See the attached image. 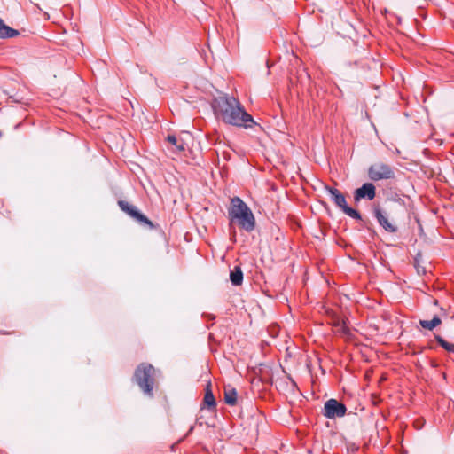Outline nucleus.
<instances>
[{
    "mask_svg": "<svg viewBox=\"0 0 454 454\" xmlns=\"http://www.w3.org/2000/svg\"><path fill=\"white\" fill-rule=\"evenodd\" d=\"M368 176L372 181L392 179L395 177V172L389 165L379 161L369 168Z\"/></svg>",
    "mask_w": 454,
    "mask_h": 454,
    "instance_id": "obj_6",
    "label": "nucleus"
},
{
    "mask_svg": "<svg viewBox=\"0 0 454 454\" xmlns=\"http://www.w3.org/2000/svg\"><path fill=\"white\" fill-rule=\"evenodd\" d=\"M204 403L208 407V408H215V405H216V403H215V397L212 394V392L210 390H207L205 394V396H204Z\"/></svg>",
    "mask_w": 454,
    "mask_h": 454,
    "instance_id": "obj_16",
    "label": "nucleus"
},
{
    "mask_svg": "<svg viewBox=\"0 0 454 454\" xmlns=\"http://www.w3.org/2000/svg\"><path fill=\"white\" fill-rule=\"evenodd\" d=\"M215 109L224 122L245 129L250 128L254 121L239 101L233 97H220L215 100Z\"/></svg>",
    "mask_w": 454,
    "mask_h": 454,
    "instance_id": "obj_1",
    "label": "nucleus"
},
{
    "mask_svg": "<svg viewBox=\"0 0 454 454\" xmlns=\"http://www.w3.org/2000/svg\"><path fill=\"white\" fill-rule=\"evenodd\" d=\"M224 400L229 405H235L237 403V392L234 388L225 389Z\"/></svg>",
    "mask_w": 454,
    "mask_h": 454,
    "instance_id": "obj_14",
    "label": "nucleus"
},
{
    "mask_svg": "<svg viewBox=\"0 0 454 454\" xmlns=\"http://www.w3.org/2000/svg\"><path fill=\"white\" fill-rule=\"evenodd\" d=\"M19 35V32L6 26L0 18V38H11Z\"/></svg>",
    "mask_w": 454,
    "mask_h": 454,
    "instance_id": "obj_11",
    "label": "nucleus"
},
{
    "mask_svg": "<svg viewBox=\"0 0 454 454\" xmlns=\"http://www.w3.org/2000/svg\"><path fill=\"white\" fill-rule=\"evenodd\" d=\"M435 340L436 341L438 342V344L443 348L446 351L448 352H450V353H454V344L453 343H450L448 341H446L442 336L440 335H436L435 336Z\"/></svg>",
    "mask_w": 454,
    "mask_h": 454,
    "instance_id": "obj_15",
    "label": "nucleus"
},
{
    "mask_svg": "<svg viewBox=\"0 0 454 454\" xmlns=\"http://www.w3.org/2000/svg\"><path fill=\"white\" fill-rule=\"evenodd\" d=\"M191 134L189 132H181V134L176 137L175 135H168L166 137V140L172 145L171 150L176 153H183L185 151L187 147L186 138L190 137Z\"/></svg>",
    "mask_w": 454,
    "mask_h": 454,
    "instance_id": "obj_9",
    "label": "nucleus"
},
{
    "mask_svg": "<svg viewBox=\"0 0 454 454\" xmlns=\"http://www.w3.org/2000/svg\"><path fill=\"white\" fill-rule=\"evenodd\" d=\"M326 190L331 196V200L339 208L343 211V213L352 218L361 219L360 214L356 210L348 206L346 198L340 191L333 187H326Z\"/></svg>",
    "mask_w": 454,
    "mask_h": 454,
    "instance_id": "obj_5",
    "label": "nucleus"
},
{
    "mask_svg": "<svg viewBox=\"0 0 454 454\" xmlns=\"http://www.w3.org/2000/svg\"><path fill=\"white\" fill-rule=\"evenodd\" d=\"M376 195L375 186L371 183L364 184L360 188L356 189L354 193V200L359 201L362 199L373 200Z\"/></svg>",
    "mask_w": 454,
    "mask_h": 454,
    "instance_id": "obj_10",
    "label": "nucleus"
},
{
    "mask_svg": "<svg viewBox=\"0 0 454 454\" xmlns=\"http://www.w3.org/2000/svg\"><path fill=\"white\" fill-rule=\"evenodd\" d=\"M346 406L336 399H329L324 405V416L328 419L341 418L346 414Z\"/></svg>",
    "mask_w": 454,
    "mask_h": 454,
    "instance_id": "obj_7",
    "label": "nucleus"
},
{
    "mask_svg": "<svg viewBox=\"0 0 454 454\" xmlns=\"http://www.w3.org/2000/svg\"><path fill=\"white\" fill-rule=\"evenodd\" d=\"M154 368L152 364L142 363L135 370L134 380L141 390L148 396H153L154 385Z\"/></svg>",
    "mask_w": 454,
    "mask_h": 454,
    "instance_id": "obj_4",
    "label": "nucleus"
},
{
    "mask_svg": "<svg viewBox=\"0 0 454 454\" xmlns=\"http://www.w3.org/2000/svg\"><path fill=\"white\" fill-rule=\"evenodd\" d=\"M228 215L231 223L237 222L239 227L247 231H252L254 229V216L251 209L239 197L231 199Z\"/></svg>",
    "mask_w": 454,
    "mask_h": 454,
    "instance_id": "obj_2",
    "label": "nucleus"
},
{
    "mask_svg": "<svg viewBox=\"0 0 454 454\" xmlns=\"http://www.w3.org/2000/svg\"><path fill=\"white\" fill-rule=\"evenodd\" d=\"M404 213V207L402 203L392 201L388 203L386 207L381 210L376 208L374 210L375 217L379 223L388 232H395L397 227L395 221Z\"/></svg>",
    "mask_w": 454,
    "mask_h": 454,
    "instance_id": "obj_3",
    "label": "nucleus"
},
{
    "mask_svg": "<svg viewBox=\"0 0 454 454\" xmlns=\"http://www.w3.org/2000/svg\"><path fill=\"white\" fill-rule=\"evenodd\" d=\"M230 279L234 286H240L243 281V272L240 267L237 266L234 268L230 274Z\"/></svg>",
    "mask_w": 454,
    "mask_h": 454,
    "instance_id": "obj_13",
    "label": "nucleus"
},
{
    "mask_svg": "<svg viewBox=\"0 0 454 454\" xmlns=\"http://www.w3.org/2000/svg\"><path fill=\"white\" fill-rule=\"evenodd\" d=\"M434 305H438V301H437V300H434Z\"/></svg>",
    "mask_w": 454,
    "mask_h": 454,
    "instance_id": "obj_18",
    "label": "nucleus"
},
{
    "mask_svg": "<svg viewBox=\"0 0 454 454\" xmlns=\"http://www.w3.org/2000/svg\"><path fill=\"white\" fill-rule=\"evenodd\" d=\"M118 205L123 212L135 219L137 222L141 224H146L150 228H153V223L145 215L140 213L135 206L125 200H119Z\"/></svg>",
    "mask_w": 454,
    "mask_h": 454,
    "instance_id": "obj_8",
    "label": "nucleus"
},
{
    "mask_svg": "<svg viewBox=\"0 0 454 454\" xmlns=\"http://www.w3.org/2000/svg\"><path fill=\"white\" fill-rule=\"evenodd\" d=\"M419 325L427 330L432 331L442 323L441 318L438 316H434L431 320H419Z\"/></svg>",
    "mask_w": 454,
    "mask_h": 454,
    "instance_id": "obj_12",
    "label": "nucleus"
},
{
    "mask_svg": "<svg viewBox=\"0 0 454 454\" xmlns=\"http://www.w3.org/2000/svg\"><path fill=\"white\" fill-rule=\"evenodd\" d=\"M335 333H340L343 336H348L350 333L348 327L345 325V323L337 324L335 325Z\"/></svg>",
    "mask_w": 454,
    "mask_h": 454,
    "instance_id": "obj_17",
    "label": "nucleus"
}]
</instances>
